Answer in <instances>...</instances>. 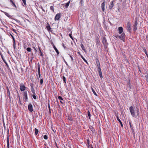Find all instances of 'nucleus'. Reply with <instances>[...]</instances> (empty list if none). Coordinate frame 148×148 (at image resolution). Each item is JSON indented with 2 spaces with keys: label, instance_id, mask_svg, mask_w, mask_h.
<instances>
[{
  "label": "nucleus",
  "instance_id": "1",
  "mask_svg": "<svg viewBox=\"0 0 148 148\" xmlns=\"http://www.w3.org/2000/svg\"><path fill=\"white\" fill-rule=\"evenodd\" d=\"M129 109L133 117H134L135 116V108H134L132 106L130 107Z\"/></svg>",
  "mask_w": 148,
  "mask_h": 148
},
{
  "label": "nucleus",
  "instance_id": "2",
  "mask_svg": "<svg viewBox=\"0 0 148 148\" xmlns=\"http://www.w3.org/2000/svg\"><path fill=\"white\" fill-rule=\"evenodd\" d=\"M131 25L130 23L129 22H127V30L128 31L130 32L131 30Z\"/></svg>",
  "mask_w": 148,
  "mask_h": 148
},
{
  "label": "nucleus",
  "instance_id": "3",
  "mask_svg": "<svg viewBox=\"0 0 148 148\" xmlns=\"http://www.w3.org/2000/svg\"><path fill=\"white\" fill-rule=\"evenodd\" d=\"M26 87L23 84H21L20 86V89L21 91H24L26 89Z\"/></svg>",
  "mask_w": 148,
  "mask_h": 148
},
{
  "label": "nucleus",
  "instance_id": "4",
  "mask_svg": "<svg viewBox=\"0 0 148 148\" xmlns=\"http://www.w3.org/2000/svg\"><path fill=\"white\" fill-rule=\"evenodd\" d=\"M23 95L24 96L23 99L24 100V101L26 102L28 99L27 92L26 91H25L24 92Z\"/></svg>",
  "mask_w": 148,
  "mask_h": 148
},
{
  "label": "nucleus",
  "instance_id": "5",
  "mask_svg": "<svg viewBox=\"0 0 148 148\" xmlns=\"http://www.w3.org/2000/svg\"><path fill=\"white\" fill-rule=\"evenodd\" d=\"M28 107L29 111L31 112H32L33 110L32 104L31 103H29Z\"/></svg>",
  "mask_w": 148,
  "mask_h": 148
},
{
  "label": "nucleus",
  "instance_id": "6",
  "mask_svg": "<svg viewBox=\"0 0 148 148\" xmlns=\"http://www.w3.org/2000/svg\"><path fill=\"white\" fill-rule=\"evenodd\" d=\"M97 67L98 69V72L99 73V75L100 76V77L101 78H103V76L102 75V72L100 66Z\"/></svg>",
  "mask_w": 148,
  "mask_h": 148
},
{
  "label": "nucleus",
  "instance_id": "7",
  "mask_svg": "<svg viewBox=\"0 0 148 148\" xmlns=\"http://www.w3.org/2000/svg\"><path fill=\"white\" fill-rule=\"evenodd\" d=\"M102 42L104 46H106L108 45L107 40L105 37L103 38Z\"/></svg>",
  "mask_w": 148,
  "mask_h": 148
},
{
  "label": "nucleus",
  "instance_id": "8",
  "mask_svg": "<svg viewBox=\"0 0 148 148\" xmlns=\"http://www.w3.org/2000/svg\"><path fill=\"white\" fill-rule=\"evenodd\" d=\"M61 16V14L60 13L56 14L55 17V20H59Z\"/></svg>",
  "mask_w": 148,
  "mask_h": 148
},
{
  "label": "nucleus",
  "instance_id": "9",
  "mask_svg": "<svg viewBox=\"0 0 148 148\" xmlns=\"http://www.w3.org/2000/svg\"><path fill=\"white\" fill-rule=\"evenodd\" d=\"M138 23L137 21H136L134 23V24L133 25V30L134 31H136L137 29V26Z\"/></svg>",
  "mask_w": 148,
  "mask_h": 148
},
{
  "label": "nucleus",
  "instance_id": "10",
  "mask_svg": "<svg viewBox=\"0 0 148 148\" xmlns=\"http://www.w3.org/2000/svg\"><path fill=\"white\" fill-rule=\"evenodd\" d=\"M114 1H112L111 2H110V5L109 6V8L110 10H111L112 9L113 5H114Z\"/></svg>",
  "mask_w": 148,
  "mask_h": 148
},
{
  "label": "nucleus",
  "instance_id": "11",
  "mask_svg": "<svg viewBox=\"0 0 148 148\" xmlns=\"http://www.w3.org/2000/svg\"><path fill=\"white\" fill-rule=\"evenodd\" d=\"M58 98L60 100V102L61 103H64V101L63 100L62 98L60 96H59L58 97Z\"/></svg>",
  "mask_w": 148,
  "mask_h": 148
},
{
  "label": "nucleus",
  "instance_id": "12",
  "mask_svg": "<svg viewBox=\"0 0 148 148\" xmlns=\"http://www.w3.org/2000/svg\"><path fill=\"white\" fill-rule=\"evenodd\" d=\"M119 33V34H121L123 31V29L122 27H119L118 28Z\"/></svg>",
  "mask_w": 148,
  "mask_h": 148
},
{
  "label": "nucleus",
  "instance_id": "13",
  "mask_svg": "<svg viewBox=\"0 0 148 148\" xmlns=\"http://www.w3.org/2000/svg\"><path fill=\"white\" fill-rule=\"evenodd\" d=\"M101 8L103 12H104L105 9H104V6H105V1H104L101 4Z\"/></svg>",
  "mask_w": 148,
  "mask_h": 148
},
{
  "label": "nucleus",
  "instance_id": "14",
  "mask_svg": "<svg viewBox=\"0 0 148 148\" xmlns=\"http://www.w3.org/2000/svg\"><path fill=\"white\" fill-rule=\"evenodd\" d=\"M30 86L31 87V90L32 92L34 94H35V90H34V88H33V85L31 84V85H30Z\"/></svg>",
  "mask_w": 148,
  "mask_h": 148
},
{
  "label": "nucleus",
  "instance_id": "15",
  "mask_svg": "<svg viewBox=\"0 0 148 148\" xmlns=\"http://www.w3.org/2000/svg\"><path fill=\"white\" fill-rule=\"evenodd\" d=\"M96 61L97 67L100 66V65L98 59H96Z\"/></svg>",
  "mask_w": 148,
  "mask_h": 148
},
{
  "label": "nucleus",
  "instance_id": "16",
  "mask_svg": "<svg viewBox=\"0 0 148 148\" xmlns=\"http://www.w3.org/2000/svg\"><path fill=\"white\" fill-rule=\"evenodd\" d=\"M53 48L56 51L58 55L59 54V52L58 51V50L57 49V48L53 44Z\"/></svg>",
  "mask_w": 148,
  "mask_h": 148
},
{
  "label": "nucleus",
  "instance_id": "17",
  "mask_svg": "<svg viewBox=\"0 0 148 148\" xmlns=\"http://www.w3.org/2000/svg\"><path fill=\"white\" fill-rule=\"evenodd\" d=\"M117 120H118V121L119 122L120 124H121V126L122 127H123V125L122 123V122H121V121L120 119H119V117H118V116H117Z\"/></svg>",
  "mask_w": 148,
  "mask_h": 148
},
{
  "label": "nucleus",
  "instance_id": "18",
  "mask_svg": "<svg viewBox=\"0 0 148 148\" xmlns=\"http://www.w3.org/2000/svg\"><path fill=\"white\" fill-rule=\"evenodd\" d=\"M81 47H82L83 50L85 52L86 51V50L85 49V47L82 44H81Z\"/></svg>",
  "mask_w": 148,
  "mask_h": 148
},
{
  "label": "nucleus",
  "instance_id": "19",
  "mask_svg": "<svg viewBox=\"0 0 148 148\" xmlns=\"http://www.w3.org/2000/svg\"><path fill=\"white\" fill-rule=\"evenodd\" d=\"M7 148H9V137L8 136L7 138Z\"/></svg>",
  "mask_w": 148,
  "mask_h": 148
},
{
  "label": "nucleus",
  "instance_id": "20",
  "mask_svg": "<svg viewBox=\"0 0 148 148\" xmlns=\"http://www.w3.org/2000/svg\"><path fill=\"white\" fill-rule=\"evenodd\" d=\"M129 124H130V128H131L132 131H133L134 130V129H133V126L132 125H131V122H130V121H129Z\"/></svg>",
  "mask_w": 148,
  "mask_h": 148
},
{
  "label": "nucleus",
  "instance_id": "21",
  "mask_svg": "<svg viewBox=\"0 0 148 148\" xmlns=\"http://www.w3.org/2000/svg\"><path fill=\"white\" fill-rule=\"evenodd\" d=\"M35 134L36 135H37L38 133V130L36 128H35Z\"/></svg>",
  "mask_w": 148,
  "mask_h": 148
},
{
  "label": "nucleus",
  "instance_id": "22",
  "mask_svg": "<svg viewBox=\"0 0 148 148\" xmlns=\"http://www.w3.org/2000/svg\"><path fill=\"white\" fill-rule=\"evenodd\" d=\"M62 79L64 82L65 83V84H66V78L64 76H63L62 77Z\"/></svg>",
  "mask_w": 148,
  "mask_h": 148
},
{
  "label": "nucleus",
  "instance_id": "23",
  "mask_svg": "<svg viewBox=\"0 0 148 148\" xmlns=\"http://www.w3.org/2000/svg\"><path fill=\"white\" fill-rule=\"evenodd\" d=\"M70 2V1H69L68 2L66 3L65 6L66 8L68 7V6H69Z\"/></svg>",
  "mask_w": 148,
  "mask_h": 148
},
{
  "label": "nucleus",
  "instance_id": "24",
  "mask_svg": "<svg viewBox=\"0 0 148 148\" xmlns=\"http://www.w3.org/2000/svg\"><path fill=\"white\" fill-rule=\"evenodd\" d=\"M82 58L83 59L84 61L86 62L87 64H88V62L87 60L85 59L84 58V57L83 56H82Z\"/></svg>",
  "mask_w": 148,
  "mask_h": 148
},
{
  "label": "nucleus",
  "instance_id": "25",
  "mask_svg": "<svg viewBox=\"0 0 148 148\" xmlns=\"http://www.w3.org/2000/svg\"><path fill=\"white\" fill-rule=\"evenodd\" d=\"M92 92H93L94 94L95 95H96V96H97V94H96V92H95V91L94 90V89L92 88Z\"/></svg>",
  "mask_w": 148,
  "mask_h": 148
},
{
  "label": "nucleus",
  "instance_id": "26",
  "mask_svg": "<svg viewBox=\"0 0 148 148\" xmlns=\"http://www.w3.org/2000/svg\"><path fill=\"white\" fill-rule=\"evenodd\" d=\"M125 36V34L124 33H123L121 35L122 37V39H123Z\"/></svg>",
  "mask_w": 148,
  "mask_h": 148
},
{
  "label": "nucleus",
  "instance_id": "27",
  "mask_svg": "<svg viewBox=\"0 0 148 148\" xmlns=\"http://www.w3.org/2000/svg\"><path fill=\"white\" fill-rule=\"evenodd\" d=\"M7 93L8 94V96L10 97V92L8 88L7 89Z\"/></svg>",
  "mask_w": 148,
  "mask_h": 148
},
{
  "label": "nucleus",
  "instance_id": "28",
  "mask_svg": "<svg viewBox=\"0 0 148 148\" xmlns=\"http://www.w3.org/2000/svg\"><path fill=\"white\" fill-rule=\"evenodd\" d=\"M27 50L28 52H30L31 51V49L30 47H28L27 49Z\"/></svg>",
  "mask_w": 148,
  "mask_h": 148
},
{
  "label": "nucleus",
  "instance_id": "29",
  "mask_svg": "<svg viewBox=\"0 0 148 148\" xmlns=\"http://www.w3.org/2000/svg\"><path fill=\"white\" fill-rule=\"evenodd\" d=\"M69 32H71V33L70 34H69V36H70V37L73 40V38L72 37V32H71V31H70V30L69 31Z\"/></svg>",
  "mask_w": 148,
  "mask_h": 148
},
{
  "label": "nucleus",
  "instance_id": "30",
  "mask_svg": "<svg viewBox=\"0 0 148 148\" xmlns=\"http://www.w3.org/2000/svg\"><path fill=\"white\" fill-rule=\"evenodd\" d=\"M47 30L48 31H49V30H50V29H51V28L50 26H47Z\"/></svg>",
  "mask_w": 148,
  "mask_h": 148
},
{
  "label": "nucleus",
  "instance_id": "31",
  "mask_svg": "<svg viewBox=\"0 0 148 148\" xmlns=\"http://www.w3.org/2000/svg\"><path fill=\"white\" fill-rule=\"evenodd\" d=\"M39 50H40V55L41 56H43V53H42V51H41V50L40 49V48H39Z\"/></svg>",
  "mask_w": 148,
  "mask_h": 148
},
{
  "label": "nucleus",
  "instance_id": "32",
  "mask_svg": "<svg viewBox=\"0 0 148 148\" xmlns=\"http://www.w3.org/2000/svg\"><path fill=\"white\" fill-rule=\"evenodd\" d=\"M40 65L39 64L38 65V73H40Z\"/></svg>",
  "mask_w": 148,
  "mask_h": 148
},
{
  "label": "nucleus",
  "instance_id": "33",
  "mask_svg": "<svg viewBox=\"0 0 148 148\" xmlns=\"http://www.w3.org/2000/svg\"><path fill=\"white\" fill-rule=\"evenodd\" d=\"M50 8L51 10L52 11L54 12L53 7V6H51Z\"/></svg>",
  "mask_w": 148,
  "mask_h": 148
},
{
  "label": "nucleus",
  "instance_id": "34",
  "mask_svg": "<svg viewBox=\"0 0 148 148\" xmlns=\"http://www.w3.org/2000/svg\"><path fill=\"white\" fill-rule=\"evenodd\" d=\"M68 119L70 121H72L73 119L71 117L68 116Z\"/></svg>",
  "mask_w": 148,
  "mask_h": 148
},
{
  "label": "nucleus",
  "instance_id": "35",
  "mask_svg": "<svg viewBox=\"0 0 148 148\" xmlns=\"http://www.w3.org/2000/svg\"><path fill=\"white\" fill-rule=\"evenodd\" d=\"M34 99H36V96L35 95V94H34L32 95Z\"/></svg>",
  "mask_w": 148,
  "mask_h": 148
},
{
  "label": "nucleus",
  "instance_id": "36",
  "mask_svg": "<svg viewBox=\"0 0 148 148\" xmlns=\"http://www.w3.org/2000/svg\"><path fill=\"white\" fill-rule=\"evenodd\" d=\"M44 138L45 140H47L48 138V136L46 135H45L44 136Z\"/></svg>",
  "mask_w": 148,
  "mask_h": 148
},
{
  "label": "nucleus",
  "instance_id": "37",
  "mask_svg": "<svg viewBox=\"0 0 148 148\" xmlns=\"http://www.w3.org/2000/svg\"><path fill=\"white\" fill-rule=\"evenodd\" d=\"M10 35L11 36H12V37L13 39V40H14V41H15V39H14V37L13 36V34L12 33V34H10Z\"/></svg>",
  "mask_w": 148,
  "mask_h": 148
},
{
  "label": "nucleus",
  "instance_id": "38",
  "mask_svg": "<svg viewBox=\"0 0 148 148\" xmlns=\"http://www.w3.org/2000/svg\"><path fill=\"white\" fill-rule=\"evenodd\" d=\"M43 83V80L42 79H41L40 80V84H42Z\"/></svg>",
  "mask_w": 148,
  "mask_h": 148
},
{
  "label": "nucleus",
  "instance_id": "39",
  "mask_svg": "<svg viewBox=\"0 0 148 148\" xmlns=\"http://www.w3.org/2000/svg\"><path fill=\"white\" fill-rule=\"evenodd\" d=\"M23 1L24 4L25 5H26V0H22Z\"/></svg>",
  "mask_w": 148,
  "mask_h": 148
},
{
  "label": "nucleus",
  "instance_id": "40",
  "mask_svg": "<svg viewBox=\"0 0 148 148\" xmlns=\"http://www.w3.org/2000/svg\"><path fill=\"white\" fill-rule=\"evenodd\" d=\"M3 60L4 62H5V63L6 64L7 66H8V64H7V62H6V61H5V59H3Z\"/></svg>",
  "mask_w": 148,
  "mask_h": 148
},
{
  "label": "nucleus",
  "instance_id": "41",
  "mask_svg": "<svg viewBox=\"0 0 148 148\" xmlns=\"http://www.w3.org/2000/svg\"><path fill=\"white\" fill-rule=\"evenodd\" d=\"M70 56L71 58L72 61L74 62V60L72 57L71 55H70Z\"/></svg>",
  "mask_w": 148,
  "mask_h": 148
},
{
  "label": "nucleus",
  "instance_id": "42",
  "mask_svg": "<svg viewBox=\"0 0 148 148\" xmlns=\"http://www.w3.org/2000/svg\"><path fill=\"white\" fill-rule=\"evenodd\" d=\"M145 77H146V80L148 82V75H146Z\"/></svg>",
  "mask_w": 148,
  "mask_h": 148
},
{
  "label": "nucleus",
  "instance_id": "43",
  "mask_svg": "<svg viewBox=\"0 0 148 148\" xmlns=\"http://www.w3.org/2000/svg\"><path fill=\"white\" fill-rule=\"evenodd\" d=\"M15 41H14L13 40V46H14V49L15 48Z\"/></svg>",
  "mask_w": 148,
  "mask_h": 148
},
{
  "label": "nucleus",
  "instance_id": "44",
  "mask_svg": "<svg viewBox=\"0 0 148 148\" xmlns=\"http://www.w3.org/2000/svg\"><path fill=\"white\" fill-rule=\"evenodd\" d=\"M4 13H5V15L8 16V17H9L8 16L9 14L8 13L6 12H5Z\"/></svg>",
  "mask_w": 148,
  "mask_h": 148
},
{
  "label": "nucleus",
  "instance_id": "45",
  "mask_svg": "<svg viewBox=\"0 0 148 148\" xmlns=\"http://www.w3.org/2000/svg\"><path fill=\"white\" fill-rule=\"evenodd\" d=\"M88 115L89 117V119H90V113L89 111H88Z\"/></svg>",
  "mask_w": 148,
  "mask_h": 148
},
{
  "label": "nucleus",
  "instance_id": "46",
  "mask_svg": "<svg viewBox=\"0 0 148 148\" xmlns=\"http://www.w3.org/2000/svg\"><path fill=\"white\" fill-rule=\"evenodd\" d=\"M136 109H137V110H136L137 113V114L138 115V112H139V109L137 108H136Z\"/></svg>",
  "mask_w": 148,
  "mask_h": 148
},
{
  "label": "nucleus",
  "instance_id": "47",
  "mask_svg": "<svg viewBox=\"0 0 148 148\" xmlns=\"http://www.w3.org/2000/svg\"><path fill=\"white\" fill-rule=\"evenodd\" d=\"M78 54L81 57H82V56H83L81 54L80 52H78Z\"/></svg>",
  "mask_w": 148,
  "mask_h": 148
},
{
  "label": "nucleus",
  "instance_id": "48",
  "mask_svg": "<svg viewBox=\"0 0 148 148\" xmlns=\"http://www.w3.org/2000/svg\"><path fill=\"white\" fill-rule=\"evenodd\" d=\"M145 53L146 54V55L147 56V57H148V55L147 54V52L145 50Z\"/></svg>",
  "mask_w": 148,
  "mask_h": 148
},
{
  "label": "nucleus",
  "instance_id": "49",
  "mask_svg": "<svg viewBox=\"0 0 148 148\" xmlns=\"http://www.w3.org/2000/svg\"><path fill=\"white\" fill-rule=\"evenodd\" d=\"M38 75H39V77L40 78H41V75H40V73H38Z\"/></svg>",
  "mask_w": 148,
  "mask_h": 148
},
{
  "label": "nucleus",
  "instance_id": "50",
  "mask_svg": "<svg viewBox=\"0 0 148 148\" xmlns=\"http://www.w3.org/2000/svg\"><path fill=\"white\" fill-rule=\"evenodd\" d=\"M1 57L2 60H3V59H4L3 58V56L2 54H1Z\"/></svg>",
  "mask_w": 148,
  "mask_h": 148
},
{
  "label": "nucleus",
  "instance_id": "51",
  "mask_svg": "<svg viewBox=\"0 0 148 148\" xmlns=\"http://www.w3.org/2000/svg\"><path fill=\"white\" fill-rule=\"evenodd\" d=\"M91 130L93 133H94V132L95 131V130H94V129H91Z\"/></svg>",
  "mask_w": 148,
  "mask_h": 148
},
{
  "label": "nucleus",
  "instance_id": "52",
  "mask_svg": "<svg viewBox=\"0 0 148 148\" xmlns=\"http://www.w3.org/2000/svg\"><path fill=\"white\" fill-rule=\"evenodd\" d=\"M118 37L119 38H121L122 39V37H121V36H118Z\"/></svg>",
  "mask_w": 148,
  "mask_h": 148
},
{
  "label": "nucleus",
  "instance_id": "53",
  "mask_svg": "<svg viewBox=\"0 0 148 148\" xmlns=\"http://www.w3.org/2000/svg\"><path fill=\"white\" fill-rule=\"evenodd\" d=\"M10 1L12 3L13 2L12 0H10Z\"/></svg>",
  "mask_w": 148,
  "mask_h": 148
},
{
  "label": "nucleus",
  "instance_id": "54",
  "mask_svg": "<svg viewBox=\"0 0 148 148\" xmlns=\"http://www.w3.org/2000/svg\"><path fill=\"white\" fill-rule=\"evenodd\" d=\"M135 3L137 2L138 1V0H134Z\"/></svg>",
  "mask_w": 148,
  "mask_h": 148
},
{
  "label": "nucleus",
  "instance_id": "55",
  "mask_svg": "<svg viewBox=\"0 0 148 148\" xmlns=\"http://www.w3.org/2000/svg\"><path fill=\"white\" fill-rule=\"evenodd\" d=\"M34 50H35V51L36 52L37 51L36 49V48H35Z\"/></svg>",
  "mask_w": 148,
  "mask_h": 148
},
{
  "label": "nucleus",
  "instance_id": "56",
  "mask_svg": "<svg viewBox=\"0 0 148 148\" xmlns=\"http://www.w3.org/2000/svg\"><path fill=\"white\" fill-rule=\"evenodd\" d=\"M13 6H14V7H15L16 8V5H15V4H14V5H13Z\"/></svg>",
  "mask_w": 148,
  "mask_h": 148
},
{
  "label": "nucleus",
  "instance_id": "57",
  "mask_svg": "<svg viewBox=\"0 0 148 148\" xmlns=\"http://www.w3.org/2000/svg\"><path fill=\"white\" fill-rule=\"evenodd\" d=\"M13 31H14L16 33V31H15V30H14V29H13Z\"/></svg>",
  "mask_w": 148,
  "mask_h": 148
},
{
  "label": "nucleus",
  "instance_id": "58",
  "mask_svg": "<svg viewBox=\"0 0 148 148\" xmlns=\"http://www.w3.org/2000/svg\"><path fill=\"white\" fill-rule=\"evenodd\" d=\"M90 148H93V147L92 146H91Z\"/></svg>",
  "mask_w": 148,
  "mask_h": 148
},
{
  "label": "nucleus",
  "instance_id": "59",
  "mask_svg": "<svg viewBox=\"0 0 148 148\" xmlns=\"http://www.w3.org/2000/svg\"><path fill=\"white\" fill-rule=\"evenodd\" d=\"M12 3L13 5H14V4H15V3H14V2H13V3Z\"/></svg>",
  "mask_w": 148,
  "mask_h": 148
},
{
  "label": "nucleus",
  "instance_id": "60",
  "mask_svg": "<svg viewBox=\"0 0 148 148\" xmlns=\"http://www.w3.org/2000/svg\"><path fill=\"white\" fill-rule=\"evenodd\" d=\"M12 3L13 5H14V4H15V3H14V2H13V3Z\"/></svg>",
  "mask_w": 148,
  "mask_h": 148
},
{
  "label": "nucleus",
  "instance_id": "61",
  "mask_svg": "<svg viewBox=\"0 0 148 148\" xmlns=\"http://www.w3.org/2000/svg\"><path fill=\"white\" fill-rule=\"evenodd\" d=\"M96 40H97V41L98 42V39H97Z\"/></svg>",
  "mask_w": 148,
  "mask_h": 148
},
{
  "label": "nucleus",
  "instance_id": "62",
  "mask_svg": "<svg viewBox=\"0 0 148 148\" xmlns=\"http://www.w3.org/2000/svg\"><path fill=\"white\" fill-rule=\"evenodd\" d=\"M63 46L64 47V45L63 44Z\"/></svg>",
  "mask_w": 148,
  "mask_h": 148
},
{
  "label": "nucleus",
  "instance_id": "63",
  "mask_svg": "<svg viewBox=\"0 0 148 148\" xmlns=\"http://www.w3.org/2000/svg\"><path fill=\"white\" fill-rule=\"evenodd\" d=\"M33 48H34V49H35V48H35L34 47H33Z\"/></svg>",
  "mask_w": 148,
  "mask_h": 148
},
{
  "label": "nucleus",
  "instance_id": "64",
  "mask_svg": "<svg viewBox=\"0 0 148 148\" xmlns=\"http://www.w3.org/2000/svg\"><path fill=\"white\" fill-rule=\"evenodd\" d=\"M64 47V48H66V47Z\"/></svg>",
  "mask_w": 148,
  "mask_h": 148
}]
</instances>
